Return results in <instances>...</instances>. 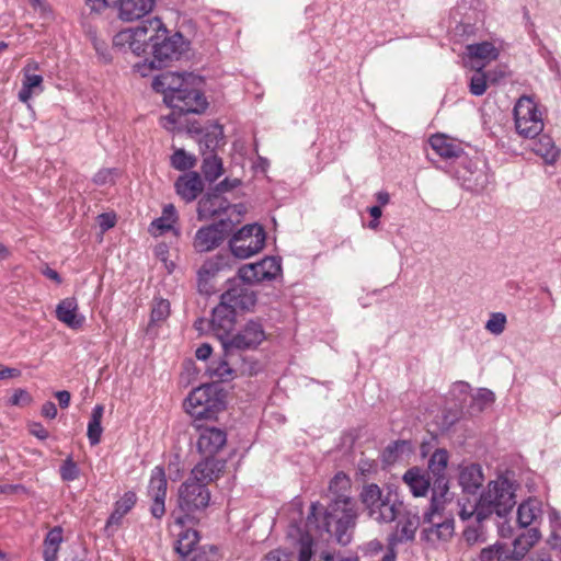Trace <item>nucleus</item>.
<instances>
[{"label":"nucleus","mask_w":561,"mask_h":561,"mask_svg":"<svg viewBox=\"0 0 561 561\" xmlns=\"http://www.w3.org/2000/svg\"><path fill=\"white\" fill-rule=\"evenodd\" d=\"M322 505L314 502L310 506L307 520H302V501L295 497L289 504L290 517L287 529V538L296 546L298 561H334L329 551L319 554L314 548V541L309 534L310 529L325 531L334 536L343 546L351 542L352 529L356 525L358 511L356 502L344 494L337 495L329 505L321 519ZM339 561H358L357 558H341Z\"/></svg>","instance_id":"nucleus-1"},{"label":"nucleus","mask_w":561,"mask_h":561,"mask_svg":"<svg viewBox=\"0 0 561 561\" xmlns=\"http://www.w3.org/2000/svg\"><path fill=\"white\" fill-rule=\"evenodd\" d=\"M113 42L115 46H127L138 56L146 50V45L150 43L152 59L149 62V69L168 66L169 62L178 60L187 49L182 34L175 33L169 36L168 30L159 18L149 19L137 27L121 31L115 35Z\"/></svg>","instance_id":"nucleus-2"},{"label":"nucleus","mask_w":561,"mask_h":561,"mask_svg":"<svg viewBox=\"0 0 561 561\" xmlns=\"http://www.w3.org/2000/svg\"><path fill=\"white\" fill-rule=\"evenodd\" d=\"M224 460L207 458L199 461L191 471L190 477L180 485L178 491V508L173 512L174 524L183 527L186 519L194 513L204 511L210 501L208 483L218 479L224 471Z\"/></svg>","instance_id":"nucleus-3"},{"label":"nucleus","mask_w":561,"mask_h":561,"mask_svg":"<svg viewBox=\"0 0 561 561\" xmlns=\"http://www.w3.org/2000/svg\"><path fill=\"white\" fill-rule=\"evenodd\" d=\"M516 489L515 481L504 476L490 481L479 497L478 522L483 523L493 514L506 516L516 504Z\"/></svg>","instance_id":"nucleus-4"},{"label":"nucleus","mask_w":561,"mask_h":561,"mask_svg":"<svg viewBox=\"0 0 561 561\" xmlns=\"http://www.w3.org/2000/svg\"><path fill=\"white\" fill-rule=\"evenodd\" d=\"M359 500L368 518L378 524H389L397 519L403 510V502L392 491L383 492L379 485H364Z\"/></svg>","instance_id":"nucleus-5"},{"label":"nucleus","mask_w":561,"mask_h":561,"mask_svg":"<svg viewBox=\"0 0 561 561\" xmlns=\"http://www.w3.org/2000/svg\"><path fill=\"white\" fill-rule=\"evenodd\" d=\"M184 407L186 412L196 420L214 419L224 410L225 402L217 386L203 385L188 394Z\"/></svg>","instance_id":"nucleus-6"},{"label":"nucleus","mask_w":561,"mask_h":561,"mask_svg":"<svg viewBox=\"0 0 561 561\" xmlns=\"http://www.w3.org/2000/svg\"><path fill=\"white\" fill-rule=\"evenodd\" d=\"M267 339L264 324L261 319H250L233 332L224 348L228 356L240 352L255 351Z\"/></svg>","instance_id":"nucleus-7"},{"label":"nucleus","mask_w":561,"mask_h":561,"mask_svg":"<svg viewBox=\"0 0 561 561\" xmlns=\"http://www.w3.org/2000/svg\"><path fill=\"white\" fill-rule=\"evenodd\" d=\"M540 539V531L537 527L528 529L514 539L513 552L505 548L502 543H494L483 548L479 556V561H512L513 559L523 558L526 552Z\"/></svg>","instance_id":"nucleus-8"},{"label":"nucleus","mask_w":561,"mask_h":561,"mask_svg":"<svg viewBox=\"0 0 561 561\" xmlns=\"http://www.w3.org/2000/svg\"><path fill=\"white\" fill-rule=\"evenodd\" d=\"M514 119L517 133L525 138L539 136L545 127L542 114L537 103L529 96H520L514 106Z\"/></svg>","instance_id":"nucleus-9"},{"label":"nucleus","mask_w":561,"mask_h":561,"mask_svg":"<svg viewBox=\"0 0 561 561\" xmlns=\"http://www.w3.org/2000/svg\"><path fill=\"white\" fill-rule=\"evenodd\" d=\"M424 520L430 523V527L422 530V540L432 546L449 541L455 533V520L453 517H443L439 514V505L433 497L430 511L424 514Z\"/></svg>","instance_id":"nucleus-10"},{"label":"nucleus","mask_w":561,"mask_h":561,"mask_svg":"<svg viewBox=\"0 0 561 561\" xmlns=\"http://www.w3.org/2000/svg\"><path fill=\"white\" fill-rule=\"evenodd\" d=\"M265 244V231L262 226L251 224L239 229L230 239L231 253L238 259H248L260 252Z\"/></svg>","instance_id":"nucleus-11"},{"label":"nucleus","mask_w":561,"mask_h":561,"mask_svg":"<svg viewBox=\"0 0 561 561\" xmlns=\"http://www.w3.org/2000/svg\"><path fill=\"white\" fill-rule=\"evenodd\" d=\"M456 178L465 190L473 193H482L493 179L484 163L468 157L461 159L456 170Z\"/></svg>","instance_id":"nucleus-12"},{"label":"nucleus","mask_w":561,"mask_h":561,"mask_svg":"<svg viewBox=\"0 0 561 561\" xmlns=\"http://www.w3.org/2000/svg\"><path fill=\"white\" fill-rule=\"evenodd\" d=\"M196 77L188 75V81L185 87L178 91V94L169 96L168 106L178 110L179 114L194 113L201 114L207 108V100L204 94L195 88Z\"/></svg>","instance_id":"nucleus-13"},{"label":"nucleus","mask_w":561,"mask_h":561,"mask_svg":"<svg viewBox=\"0 0 561 561\" xmlns=\"http://www.w3.org/2000/svg\"><path fill=\"white\" fill-rule=\"evenodd\" d=\"M221 358L213 360L207 367L210 377H216L221 381L233 378L237 371L241 374L253 375L256 373L254 365H248L245 358L240 354L228 356L225 351Z\"/></svg>","instance_id":"nucleus-14"},{"label":"nucleus","mask_w":561,"mask_h":561,"mask_svg":"<svg viewBox=\"0 0 561 561\" xmlns=\"http://www.w3.org/2000/svg\"><path fill=\"white\" fill-rule=\"evenodd\" d=\"M282 272L280 261L273 256H266L260 262L242 265L238 275L247 284H256L275 279Z\"/></svg>","instance_id":"nucleus-15"},{"label":"nucleus","mask_w":561,"mask_h":561,"mask_svg":"<svg viewBox=\"0 0 561 561\" xmlns=\"http://www.w3.org/2000/svg\"><path fill=\"white\" fill-rule=\"evenodd\" d=\"M167 490L168 480L164 468L156 466L151 470L147 494L152 501L150 513L157 519H161L165 514Z\"/></svg>","instance_id":"nucleus-16"},{"label":"nucleus","mask_w":561,"mask_h":561,"mask_svg":"<svg viewBox=\"0 0 561 561\" xmlns=\"http://www.w3.org/2000/svg\"><path fill=\"white\" fill-rule=\"evenodd\" d=\"M234 325L236 312L220 301L219 305L213 309L211 319L209 320V330L220 341L222 348L224 342H227L233 333Z\"/></svg>","instance_id":"nucleus-17"},{"label":"nucleus","mask_w":561,"mask_h":561,"mask_svg":"<svg viewBox=\"0 0 561 561\" xmlns=\"http://www.w3.org/2000/svg\"><path fill=\"white\" fill-rule=\"evenodd\" d=\"M228 224L219 221L199 228L194 237L193 247L197 252H209L218 248L228 234Z\"/></svg>","instance_id":"nucleus-18"},{"label":"nucleus","mask_w":561,"mask_h":561,"mask_svg":"<svg viewBox=\"0 0 561 561\" xmlns=\"http://www.w3.org/2000/svg\"><path fill=\"white\" fill-rule=\"evenodd\" d=\"M399 518L394 531L389 536V545L396 548L398 545L411 542L415 538V533L420 525V517L417 513L402 512L397 517Z\"/></svg>","instance_id":"nucleus-19"},{"label":"nucleus","mask_w":561,"mask_h":561,"mask_svg":"<svg viewBox=\"0 0 561 561\" xmlns=\"http://www.w3.org/2000/svg\"><path fill=\"white\" fill-rule=\"evenodd\" d=\"M220 301L231 308L234 312L237 309L250 310L256 304V294L244 284L230 286L220 297Z\"/></svg>","instance_id":"nucleus-20"},{"label":"nucleus","mask_w":561,"mask_h":561,"mask_svg":"<svg viewBox=\"0 0 561 561\" xmlns=\"http://www.w3.org/2000/svg\"><path fill=\"white\" fill-rule=\"evenodd\" d=\"M198 431L197 449L201 454L205 455V459L214 458L226 444L227 435L220 428L216 427H204L196 425Z\"/></svg>","instance_id":"nucleus-21"},{"label":"nucleus","mask_w":561,"mask_h":561,"mask_svg":"<svg viewBox=\"0 0 561 561\" xmlns=\"http://www.w3.org/2000/svg\"><path fill=\"white\" fill-rule=\"evenodd\" d=\"M37 70H39V65L34 60H28L22 70L23 81L22 88L19 91V100L23 103H26L34 94H39L44 90L43 77L35 73Z\"/></svg>","instance_id":"nucleus-22"},{"label":"nucleus","mask_w":561,"mask_h":561,"mask_svg":"<svg viewBox=\"0 0 561 561\" xmlns=\"http://www.w3.org/2000/svg\"><path fill=\"white\" fill-rule=\"evenodd\" d=\"M190 73L163 72L157 76L152 81L154 91L163 94V100L169 104V96L178 94L185 84H187Z\"/></svg>","instance_id":"nucleus-23"},{"label":"nucleus","mask_w":561,"mask_h":561,"mask_svg":"<svg viewBox=\"0 0 561 561\" xmlns=\"http://www.w3.org/2000/svg\"><path fill=\"white\" fill-rule=\"evenodd\" d=\"M431 148L444 160L462 159L461 142L444 134H436L428 139Z\"/></svg>","instance_id":"nucleus-24"},{"label":"nucleus","mask_w":561,"mask_h":561,"mask_svg":"<svg viewBox=\"0 0 561 561\" xmlns=\"http://www.w3.org/2000/svg\"><path fill=\"white\" fill-rule=\"evenodd\" d=\"M156 0H118V18L124 22L140 20L154 8Z\"/></svg>","instance_id":"nucleus-25"},{"label":"nucleus","mask_w":561,"mask_h":561,"mask_svg":"<svg viewBox=\"0 0 561 561\" xmlns=\"http://www.w3.org/2000/svg\"><path fill=\"white\" fill-rule=\"evenodd\" d=\"M230 207L229 201L224 197L221 193L214 190L208 193L198 202V217L199 219H210L217 215L226 213Z\"/></svg>","instance_id":"nucleus-26"},{"label":"nucleus","mask_w":561,"mask_h":561,"mask_svg":"<svg viewBox=\"0 0 561 561\" xmlns=\"http://www.w3.org/2000/svg\"><path fill=\"white\" fill-rule=\"evenodd\" d=\"M174 185L176 193L187 203L196 199L204 190L201 175L194 171L179 176Z\"/></svg>","instance_id":"nucleus-27"},{"label":"nucleus","mask_w":561,"mask_h":561,"mask_svg":"<svg viewBox=\"0 0 561 561\" xmlns=\"http://www.w3.org/2000/svg\"><path fill=\"white\" fill-rule=\"evenodd\" d=\"M57 319L70 329H80L85 318L78 313V304L75 298L62 299L56 308Z\"/></svg>","instance_id":"nucleus-28"},{"label":"nucleus","mask_w":561,"mask_h":561,"mask_svg":"<svg viewBox=\"0 0 561 561\" xmlns=\"http://www.w3.org/2000/svg\"><path fill=\"white\" fill-rule=\"evenodd\" d=\"M448 453L445 449H437L431 456L428 461V470L436 478L435 484L437 488L445 493L448 490L447 480L445 478V470L448 463Z\"/></svg>","instance_id":"nucleus-29"},{"label":"nucleus","mask_w":561,"mask_h":561,"mask_svg":"<svg viewBox=\"0 0 561 561\" xmlns=\"http://www.w3.org/2000/svg\"><path fill=\"white\" fill-rule=\"evenodd\" d=\"M542 515V506L537 499H528L519 504L517 508V523L520 527L527 528L534 525Z\"/></svg>","instance_id":"nucleus-30"},{"label":"nucleus","mask_w":561,"mask_h":561,"mask_svg":"<svg viewBox=\"0 0 561 561\" xmlns=\"http://www.w3.org/2000/svg\"><path fill=\"white\" fill-rule=\"evenodd\" d=\"M483 482L482 469L479 465H468L460 469L459 484L465 492L474 493Z\"/></svg>","instance_id":"nucleus-31"},{"label":"nucleus","mask_w":561,"mask_h":561,"mask_svg":"<svg viewBox=\"0 0 561 561\" xmlns=\"http://www.w3.org/2000/svg\"><path fill=\"white\" fill-rule=\"evenodd\" d=\"M413 453V446L410 440L399 439L389 444L382 451V460L387 465L403 460Z\"/></svg>","instance_id":"nucleus-32"},{"label":"nucleus","mask_w":561,"mask_h":561,"mask_svg":"<svg viewBox=\"0 0 561 561\" xmlns=\"http://www.w3.org/2000/svg\"><path fill=\"white\" fill-rule=\"evenodd\" d=\"M404 483L414 496H424L430 489V479L417 468L409 469L403 476Z\"/></svg>","instance_id":"nucleus-33"},{"label":"nucleus","mask_w":561,"mask_h":561,"mask_svg":"<svg viewBox=\"0 0 561 561\" xmlns=\"http://www.w3.org/2000/svg\"><path fill=\"white\" fill-rule=\"evenodd\" d=\"M178 220L174 205L168 204L162 209V215L150 224L149 231L153 236H160L173 228Z\"/></svg>","instance_id":"nucleus-34"},{"label":"nucleus","mask_w":561,"mask_h":561,"mask_svg":"<svg viewBox=\"0 0 561 561\" xmlns=\"http://www.w3.org/2000/svg\"><path fill=\"white\" fill-rule=\"evenodd\" d=\"M531 150L541 157L547 163H553L559 158V150L552 138L548 135H541L533 142Z\"/></svg>","instance_id":"nucleus-35"},{"label":"nucleus","mask_w":561,"mask_h":561,"mask_svg":"<svg viewBox=\"0 0 561 561\" xmlns=\"http://www.w3.org/2000/svg\"><path fill=\"white\" fill-rule=\"evenodd\" d=\"M137 502V495L134 491H127L116 501L115 507L108 517L107 525H118L122 518L130 512Z\"/></svg>","instance_id":"nucleus-36"},{"label":"nucleus","mask_w":561,"mask_h":561,"mask_svg":"<svg viewBox=\"0 0 561 561\" xmlns=\"http://www.w3.org/2000/svg\"><path fill=\"white\" fill-rule=\"evenodd\" d=\"M467 55L472 59H478L485 62L495 60L499 57L497 48L490 42H482L478 44H470L466 47Z\"/></svg>","instance_id":"nucleus-37"},{"label":"nucleus","mask_w":561,"mask_h":561,"mask_svg":"<svg viewBox=\"0 0 561 561\" xmlns=\"http://www.w3.org/2000/svg\"><path fill=\"white\" fill-rule=\"evenodd\" d=\"M104 414V407L96 404L91 412V417L88 423L87 436L91 446H95L101 442L103 427L101 425Z\"/></svg>","instance_id":"nucleus-38"},{"label":"nucleus","mask_w":561,"mask_h":561,"mask_svg":"<svg viewBox=\"0 0 561 561\" xmlns=\"http://www.w3.org/2000/svg\"><path fill=\"white\" fill-rule=\"evenodd\" d=\"M199 540L198 533L194 529H185L178 534L175 543V551L181 557L188 556L195 548Z\"/></svg>","instance_id":"nucleus-39"},{"label":"nucleus","mask_w":561,"mask_h":561,"mask_svg":"<svg viewBox=\"0 0 561 561\" xmlns=\"http://www.w3.org/2000/svg\"><path fill=\"white\" fill-rule=\"evenodd\" d=\"M222 161L217 154L209 152L204 157L202 172L207 181H216L222 174Z\"/></svg>","instance_id":"nucleus-40"},{"label":"nucleus","mask_w":561,"mask_h":561,"mask_svg":"<svg viewBox=\"0 0 561 561\" xmlns=\"http://www.w3.org/2000/svg\"><path fill=\"white\" fill-rule=\"evenodd\" d=\"M228 265L227 257L224 255H217L204 262L198 270L199 280H207L214 277L218 272L224 270Z\"/></svg>","instance_id":"nucleus-41"},{"label":"nucleus","mask_w":561,"mask_h":561,"mask_svg":"<svg viewBox=\"0 0 561 561\" xmlns=\"http://www.w3.org/2000/svg\"><path fill=\"white\" fill-rule=\"evenodd\" d=\"M196 163L194 156L188 154L184 149H178L171 156V165L179 171L192 169Z\"/></svg>","instance_id":"nucleus-42"},{"label":"nucleus","mask_w":561,"mask_h":561,"mask_svg":"<svg viewBox=\"0 0 561 561\" xmlns=\"http://www.w3.org/2000/svg\"><path fill=\"white\" fill-rule=\"evenodd\" d=\"M484 64L477 68V72L471 77L469 83L470 93L476 96H481L488 89L486 76L482 71Z\"/></svg>","instance_id":"nucleus-43"},{"label":"nucleus","mask_w":561,"mask_h":561,"mask_svg":"<svg viewBox=\"0 0 561 561\" xmlns=\"http://www.w3.org/2000/svg\"><path fill=\"white\" fill-rule=\"evenodd\" d=\"M507 318L503 312H493L485 322V330L493 335H501L506 328Z\"/></svg>","instance_id":"nucleus-44"},{"label":"nucleus","mask_w":561,"mask_h":561,"mask_svg":"<svg viewBox=\"0 0 561 561\" xmlns=\"http://www.w3.org/2000/svg\"><path fill=\"white\" fill-rule=\"evenodd\" d=\"M170 314V304L165 299H159L156 300L152 310H151V318L150 323H158L161 321H164Z\"/></svg>","instance_id":"nucleus-45"},{"label":"nucleus","mask_w":561,"mask_h":561,"mask_svg":"<svg viewBox=\"0 0 561 561\" xmlns=\"http://www.w3.org/2000/svg\"><path fill=\"white\" fill-rule=\"evenodd\" d=\"M478 526H469L463 531V539L470 546L484 542L486 540L484 530L481 526L482 523L477 522Z\"/></svg>","instance_id":"nucleus-46"},{"label":"nucleus","mask_w":561,"mask_h":561,"mask_svg":"<svg viewBox=\"0 0 561 561\" xmlns=\"http://www.w3.org/2000/svg\"><path fill=\"white\" fill-rule=\"evenodd\" d=\"M59 472H60V477H61L62 481H67V482L75 481L76 479L79 478V474H80V470L71 457H68L62 462V465L60 466Z\"/></svg>","instance_id":"nucleus-47"},{"label":"nucleus","mask_w":561,"mask_h":561,"mask_svg":"<svg viewBox=\"0 0 561 561\" xmlns=\"http://www.w3.org/2000/svg\"><path fill=\"white\" fill-rule=\"evenodd\" d=\"M350 488V479L343 472H339L331 480L329 489L332 493H337L340 491L346 490Z\"/></svg>","instance_id":"nucleus-48"},{"label":"nucleus","mask_w":561,"mask_h":561,"mask_svg":"<svg viewBox=\"0 0 561 561\" xmlns=\"http://www.w3.org/2000/svg\"><path fill=\"white\" fill-rule=\"evenodd\" d=\"M62 542V528L59 526L54 527L50 529L45 539L44 543L50 547H55L59 549L60 543Z\"/></svg>","instance_id":"nucleus-49"},{"label":"nucleus","mask_w":561,"mask_h":561,"mask_svg":"<svg viewBox=\"0 0 561 561\" xmlns=\"http://www.w3.org/2000/svg\"><path fill=\"white\" fill-rule=\"evenodd\" d=\"M114 169H102L94 176L93 182L96 185H106L114 183Z\"/></svg>","instance_id":"nucleus-50"},{"label":"nucleus","mask_w":561,"mask_h":561,"mask_svg":"<svg viewBox=\"0 0 561 561\" xmlns=\"http://www.w3.org/2000/svg\"><path fill=\"white\" fill-rule=\"evenodd\" d=\"M32 402L31 394L24 389H18L10 398L12 405H27Z\"/></svg>","instance_id":"nucleus-51"},{"label":"nucleus","mask_w":561,"mask_h":561,"mask_svg":"<svg viewBox=\"0 0 561 561\" xmlns=\"http://www.w3.org/2000/svg\"><path fill=\"white\" fill-rule=\"evenodd\" d=\"M116 0H85V3L91 12L100 13L104 9L108 8L111 3H115Z\"/></svg>","instance_id":"nucleus-52"},{"label":"nucleus","mask_w":561,"mask_h":561,"mask_svg":"<svg viewBox=\"0 0 561 561\" xmlns=\"http://www.w3.org/2000/svg\"><path fill=\"white\" fill-rule=\"evenodd\" d=\"M478 507H479V501L473 505L470 504L469 507H467V505L463 504V505H461L458 514L462 520L470 519L471 517L474 516L476 520L478 522Z\"/></svg>","instance_id":"nucleus-53"},{"label":"nucleus","mask_w":561,"mask_h":561,"mask_svg":"<svg viewBox=\"0 0 561 561\" xmlns=\"http://www.w3.org/2000/svg\"><path fill=\"white\" fill-rule=\"evenodd\" d=\"M240 180L239 179H229V178H226L225 180H222L221 182H219L215 190L218 191L219 193L224 194L226 192H230L232 191L233 188L238 187L240 185Z\"/></svg>","instance_id":"nucleus-54"},{"label":"nucleus","mask_w":561,"mask_h":561,"mask_svg":"<svg viewBox=\"0 0 561 561\" xmlns=\"http://www.w3.org/2000/svg\"><path fill=\"white\" fill-rule=\"evenodd\" d=\"M494 399V393L488 389H480L474 398L480 408L493 403Z\"/></svg>","instance_id":"nucleus-55"},{"label":"nucleus","mask_w":561,"mask_h":561,"mask_svg":"<svg viewBox=\"0 0 561 561\" xmlns=\"http://www.w3.org/2000/svg\"><path fill=\"white\" fill-rule=\"evenodd\" d=\"M549 518H550V524L552 527V536L556 539H561V518H560V516L556 512H553L550 514Z\"/></svg>","instance_id":"nucleus-56"},{"label":"nucleus","mask_w":561,"mask_h":561,"mask_svg":"<svg viewBox=\"0 0 561 561\" xmlns=\"http://www.w3.org/2000/svg\"><path fill=\"white\" fill-rule=\"evenodd\" d=\"M263 561H289V557L286 552L279 549H275L268 552Z\"/></svg>","instance_id":"nucleus-57"},{"label":"nucleus","mask_w":561,"mask_h":561,"mask_svg":"<svg viewBox=\"0 0 561 561\" xmlns=\"http://www.w3.org/2000/svg\"><path fill=\"white\" fill-rule=\"evenodd\" d=\"M178 110H173L171 114L161 117L162 126L167 129L175 128L178 124Z\"/></svg>","instance_id":"nucleus-58"},{"label":"nucleus","mask_w":561,"mask_h":561,"mask_svg":"<svg viewBox=\"0 0 561 561\" xmlns=\"http://www.w3.org/2000/svg\"><path fill=\"white\" fill-rule=\"evenodd\" d=\"M213 348L210 344L204 343L196 348L195 356L199 360H206L210 357Z\"/></svg>","instance_id":"nucleus-59"},{"label":"nucleus","mask_w":561,"mask_h":561,"mask_svg":"<svg viewBox=\"0 0 561 561\" xmlns=\"http://www.w3.org/2000/svg\"><path fill=\"white\" fill-rule=\"evenodd\" d=\"M42 415L47 419H55L57 416L56 404L51 401H47L42 407Z\"/></svg>","instance_id":"nucleus-60"},{"label":"nucleus","mask_w":561,"mask_h":561,"mask_svg":"<svg viewBox=\"0 0 561 561\" xmlns=\"http://www.w3.org/2000/svg\"><path fill=\"white\" fill-rule=\"evenodd\" d=\"M219 136H222L221 128H218L213 134H206L205 135V145H206V147L207 148L216 147L218 145V142H219V139H218Z\"/></svg>","instance_id":"nucleus-61"},{"label":"nucleus","mask_w":561,"mask_h":561,"mask_svg":"<svg viewBox=\"0 0 561 561\" xmlns=\"http://www.w3.org/2000/svg\"><path fill=\"white\" fill-rule=\"evenodd\" d=\"M61 409H67L70 404V392L67 390H60L55 393Z\"/></svg>","instance_id":"nucleus-62"},{"label":"nucleus","mask_w":561,"mask_h":561,"mask_svg":"<svg viewBox=\"0 0 561 561\" xmlns=\"http://www.w3.org/2000/svg\"><path fill=\"white\" fill-rule=\"evenodd\" d=\"M31 433L41 440H44L48 437L47 430L39 423L33 424Z\"/></svg>","instance_id":"nucleus-63"},{"label":"nucleus","mask_w":561,"mask_h":561,"mask_svg":"<svg viewBox=\"0 0 561 561\" xmlns=\"http://www.w3.org/2000/svg\"><path fill=\"white\" fill-rule=\"evenodd\" d=\"M58 548L47 546L44 543V551H43V558L45 561H56L57 560V553Z\"/></svg>","instance_id":"nucleus-64"}]
</instances>
